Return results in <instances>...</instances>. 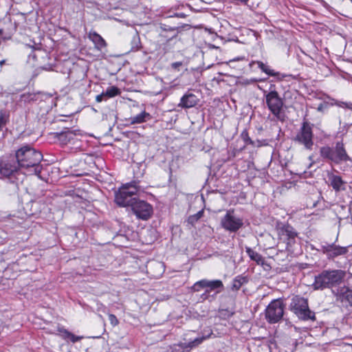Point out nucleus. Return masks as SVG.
<instances>
[{"mask_svg":"<svg viewBox=\"0 0 352 352\" xmlns=\"http://www.w3.org/2000/svg\"><path fill=\"white\" fill-rule=\"evenodd\" d=\"M43 157V154L39 151L29 144L23 145L16 150L14 157L20 168L25 169L33 168L36 175L41 172L42 167L40 163Z\"/></svg>","mask_w":352,"mask_h":352,"instance_id":"f257e3e1","label":"nucleus"},{"mask_svg":"<svg viewBox=\"0 0 352 352\" xmlns=\"http://www.w3.org/2000/svg\"><path fill=\"white\" fill-rule=\"evenodd\" d=\"M344 273L342 270H324L315 276L312 285L315 290H322L326 288H332L342 283Z\"/></svg>","mask_w":352,"mask_h":352,"instance_id":"f03ea898","label":"nucleus"},{"mask_svg":"<svg viewBox=\"0 0 352 352\" xmlns=\"http://www.w3.org/2000/svg\"><path fill=\"white\" fill-rule=\"evenodd\" d=\"M320 155L324 161L331 162L335 164L351 161L342 141L337 142L334 147L329 146L320 147Z\"/></svg>","mask_w":352,"mask_h":352,"instance_id":"7ed1b4c3","label":"nucleus"},{"mask_svg":"<svg viewBox=\"0 0 352 352\" xmlns=\"http://www.w3.org/2000/svg\"><path fill=\"white\" fill-rule=\"evenodd\" d=\"M289 309L300 320H316L315 313L309 309L307 298L300 296H294L292 298Z\"/></svg>","mask_w":352,"mask_h":352,"instance_id":"20e7f679","label":"nucleus"},{"mask_svg":"<svg viewBox=\"0 0 352 352\" xmlns=\"http://www.w3.org/2000/svg\"><path fill=\"white\" fill-rule=\"evenodd\" d=\"M138 191L135 182L126 184L122 186L115 195V201L120 206H128L129 203L137 199L133 196Z\"/></svg>","mask_w":352,"mask_h":352,"instance_id":"39448f33","label":"nucleus"},{"mask_svg":"<svg viewBox=\"0 0 352 352\" xmlns=\"http://www.w3.org/2000/svg\"><path fill=\"white\" fill-rule=\"evenodd\" d=\"M265 102L274 116L276 119L283 121L284 120L283 111L284 103L278 93L275 90L270 91L265 95Z\"/></svg>","mask_w":352,"mask_h":352,"instance_id":"423d86ee","label":"nucleus"},{"mask_svg":"<svg viewBox=\"0 0 352 352\" xmlns=\"http://www.w3.org/2000/svg\"><path fill=\"white\" fill-rule=\"evenodd\" d=\"M285 305L280 298L273 300L265 309V319L270 324L278 322L283 317Z\"/></svg>","mask_w":352,"mask_h":352,"instance_id":"0eeeda50","label":"nucleus"},{"mask_svg":"<svg viewBox=\"0 0 352 352\" xmlns=\"http://www.w3.org/2000/svg\"><path fill=\"white\" fill-rule=\"evenodd\" d=\"M312 126L313 124L309 122L304 121L294 138L296 142L302 145L307 150H311L314 146Z\"/></svg>","mask_w":352,"mask_h":352,"instance_id":"6e6552de","label":"nucleus"},{"mask_svg":"<svg viewBox=\"0 0 352 352\" xmlns=\"http://www.w3.org/2000/svg\"><path fill=\"white\" fill-rule=\"evenodd\" d=\"M20 167L14 157L0 160V175L1 177L7 178L11 183H16V175H19Z\"/></svg>","mask_w":352,"mask_h":352,"instance_id":"1a4fd4ad","label":"nucleus"},{"mask_svg":"<svg viewBox=\"0 0 352 352\" xmlns=\"http://www.w3.org/2000/svg\"><path fill=\"white\" fill-rule=\"evenodd\" d=\"M128 206L131 207L132 211L138 219L147 220L152 216L153 207L145 201L135 199L129 203Z\"/></svg>","mask_w":352,"mask_h":352,"instance_id":"9d476101","label":"nucleus"},{"mask_svg":"<svg viewBox=\"0 0 352 352\" xmlns=\"http://www.w3.org/2000/svg\"><path fill=\"white\" fill-rule=\"evenodd\" d=\"M221 226L227 231L236 232L243 227V222L242 219L234 215V210H229L221 219Z\"/></svg>","mask_w":352,"mask_h":352,"instance_id":"9b49d317","label":"nucleus"},{"mask_svg":"<svg viewBox=\"0 0 352 352\" xmlns=\"http://www.w3.org/2000/svg\"><path fill=\"white\" fill-rule=\"evenodd\" d=\"M317 251L325 254L328 259H334L339 256L344 255L348 252V248L335 244L334 243H324L316 249Z\"/></svg>","mask_w":352,"mask_h":352,"instance_id":"f8f14e48","label":"nucleus"},{"mask_svg":"<svg viewBox=\"0 0 352 352\" xmlns=\"http://www.w3.org/2000/svg\"><path fill=\"white\" fill-rule=\"evenodd\" d=\"M224 288L223 282L221 280H207L202 279L196 282L192 287L193 292H199L201 289H206L207 292L216 291L218 294Z\"/></svg>","mask_w":352,"mask_h":352,"instance_id":"ddd939ff","label":"nucleus"},{"mask_svg":"<svg viewBox=\"0 0 352 352\" xmlns=\"http://www.w3.org/2000/svg\"><path fill=\"white\" fill-rule=\"evenodd\" d=\"M337 302H340L343 307L348 308L352 307V289L348 287H339L332 289Z\"/></svg>","mask_w":352,"mask_h":352,"instance_id":"4468645a","label":"nucleus"},{"mask_svg":"<svg viewBox=\"0 0 352 352\" xmlns=\"http://www.w3.org/2000/svg\"><path fill=\"white\" fill-rule=\"evenodd\" d=\"M52 134L54 138H56L63 144H67L73 140L76 135H82L80 130H70L67 128L64 131L53 133Z\"/></svg>","mask_w":352,"mask_h":352,"instance_id":"2eb2a0df","label":"nucleus"},{"mask_svg":"<svg viewBox=\"0 0 352 352\" xmlns=\"http://www.w3.org/2000/svg\"><path fill=\"white\" fill-rule=\"evenodd\" d=\"M279 235L287 242V246H291L295 242L297 232L292 226L286 224L280 228Z\"/></svg>","mask_w":352,"mask_h":352,"instance_id":"dca6fc26","label":"nucleus"},{"mask_svg":"<svg viewBox=\"0 0 352 352\" xmlns=\"http://www.w3.org/2000/svg\"><path fill=\"white\" fill-rule=\"evenodd\" d=\"M199 102L197 96L188 91L181 98L177 107L182 109H190L196 106Z\"/></svg>","mask_w":352,"mask_h":352,"instance_id":"f3484780","label":"nucleus"},{"mask_svg":"<svg viewBox=\"0 0 352 352\" xmlns=\"http://www.w3.org/2000/svg\"><path fill=\"white\" fill-rule=\"evenodd\" d=\"M45 208V204L40 201L32 200L26 204L25 210L30 216L38 214Z\"/></svg>","mask_w":352,"mask_h":352,"instance_id":"a211bd4d","label":"nucleus"},{"mask_svg":"<svg viewBox=\"0 0 352 352\" xmlns=\"http://www.w3.org/2000/svg\"><path fill=\"white\" fill-rule=\"evenodd\" d=\"M212 333L210 332L208 336L197 338L192 341L186 342H180L177 345L184 350L190 351L192 349L199 346L204 340L208 338Z\"/></svg>","mask_w":352,"mask_h":352,"instance_id":"6ab92c4d","label":"nucleus"},{"mask_svg":"<svg viewBox=\"0 0 352 352\" xmlns=\"http://www.w3.org/2000/svg\"><path fill=\"white\" fill-rule=\"evenodd\" d=\"M328 178L330 186H332L336 191H340L341 190L344 189V186L345 182L342 180L340 176L331 174L329 175Z\"/></svg>","mask_w":352,"mask_h":352,"instance_id":"aec40b11","label":"nucleus"},{"mask_svg":"<svg viewBox=\"0 0 352 352\" xmlns=\"http://www.w3.org/2000/svg\"><path fill=\"white\" fill-rule=\"evenodd\" d=\"M88 38L92 41L95 47L98 50H101L107 45L104 38L96 32H90L88 34Z\"/></svg>","mask_w":352,"mask_h":352,"instance_id":"412c9836","label":"nucleus"},{"mask_svg":"<svg viewBox=\"0 0 352 352\" xmlns=\"http://www.w3.org/2000/svg\"><path fill=\"white\" fill-rule=\"evenodd\" d=\"M252 63H256L258 65V68H260L263 72L270 76H274L277 78L278 80H282L285 77V75L281 74L279 72H276L273 69H271L267 65L264 64L263 62L257 60L253 61Z\"/></svg>","mask_w":352,"mask_h":352,"instance_id":"4be33fe9","label":"nucleus"},{"mask_svg":"<svg viewBox=\"0 0 352 352\" xmlns=\"http://www.w3.org/2000/svg\"><path fill=\"white\" fill-rule=\"evenodd\" d=\"M245 252L251 260L255 261L258 265H263L265 260L262 255L254 251L250 247H245Z\"/></svg>","mask_w":352,"mask_h":352,"instance_id":"5701e85b","label":"nucleus"},{"mask_svg":"<svg viewBox=\"0 0 352 352\" xmlns=\"http://www.w3.org/2000/svg\"><path fill=\"white\" fill-rule=\"evenodd\" d=\"M248 282V279L246 276H243L241 275L237 276L232 281L231 289L233 291H238L243 284L247 283Z\"/></svg>","mask_w":352,"mask_h":352,"instance_id":"b1692460","label":"nucleus"},{"mask_svg":"<svg viewBox=\"0 0 352 352\" xmlns=\"http://www.w3.org/2000/svg\"><path fill=\"white\" fill-rule=\"evenodd\" d=\"M45 96V94L42 92L38 93H28L25 94L22 96L23 100L26 102H31L37 101L38 100H42L43 96Z\"/></svg>","mask_w":352,"mask_h":352,"instance_id":"393cba45","label":"nucleus"},{"mask_svg":"<svg viewBox=\"0 0 352 352\" xmlns=\"http://www.w3.org/2000/svg\"><path fill=\"white\" fill-rule=\"evenodd\" d=\"M142 47V43L140 41V38L138 34H136L131 41V50L133 52H137L140 50Z\"/></svg>","mask_w":352,"mask_h":352,"instance_id":"a878e982","label":"nucleus"},{"mask_svg":"<svg viewBox=\"0 0 352 352\" xmlns=\"http://www.w3.org/2000/svg\"><path fill=\"white\" fill-rule=\"evenodd\" d=\"M203 215L204 210H201L197 212L196 214L189 216L187 219V222L192 226H194L195 223H197L203 217Z\"/></svg>","mask_w":352,"mask_h":352,"instance_id":"bb28decb","label":"nucleus"},{"mask_svg":"<svg viewBox=\"0 0 352 352\" xmlns=\"http://www.w3.org/2000/svg\"><path fill=\"white\" fill-rule=\"evenodd\" d=\"M105 96L107 98H113L120 94V89L116 86H111L107 89L105 91H103Z\"/></svg>","mask_w":352,"mask_h":352,"instance_id":"cd10ccee","label":"nucleus"},{"mask_svg":"<svg viewBox=\"0 0 352 352\" xmlns=\"http://www.w3.org/2000/svg\"><path fill=\"white\" fill-rule=\"evenodd\" d=\"M241 137L246 144H251L254 146H260L261 145L259 140H257V144H256L255 142L252 140L251 138L249 137L247 131H243L241 134Z\"/></svg>","mask_w":352,"mask_h":352,"instance_id":"c85d7f7f","label":"nucleus"},{"mask_svg":"<svg viewBox=\"0 0 352 352\" xmlns=\"http://www.w3.org/2000/svg\"><path fill=\"white\" fill-rule=\"evenodd\" d=\"M9 120V115L6 111L0 110V131L6 126Z\"/></svg>","mask_w":352,"mask_h":352,"instance_id":"c756f323","label":"nucleus"},{"mask_svg":"<svg viewBox=\"0 0 352 352\" xmlns=\"http://www.w3.org/2000/svg\"><path fill=\"white\" fill-rule=\"evenodd\" d=\"M149 114L146 113L145 111L142 112L141 113L131 118V124H135V123H142L145 121V117L148 116Z\"/></svg>","mask_w":352,"mask_h":352,"instance_id":"7c9ffc66","label":"nucleus"},{"mask_svg":"<svg viewBox=\"0 0 352 352\" xmlns=\"http://www.w3.org/2000/svg\"><path fill=\"white\" fill-rule=\"evenodd\" d=\"M177 41H179L180 39L177 38V35H174L166 41L165 45L166 47H169L173 44H175Z\"/></svg>","mask_w":352,"mask_h":352,"instance_id":"2f4dec72","label":"nucleus"},{"mask_svg":"<svg viewBox=\"0 0 352 352\" xmlns=\"http://www.w3.org/2000/svg\"><path fill=\"white\" fill-rule=\"evenodd\" d=\"M65 333L67 335V337L69 338L72 342H76L80 339V337H77L67 331H65Z\"/></svg>","mask_w":352,"mask_h":352,"instance_id":"473e14b6","label":"nucleus"},{"mask_svg":"<svg viewBox=\"0 0 352 352\" xmlns=\"http://www.w3.org/2000/svg\"><path fill=\"white\" fill-rule=\"evenodd\" d=\"M109 320L113 326H116L118 324V320L113 314L109 315Z\"/></svg>","mask_w":352,"mask_h":352,"instance_id":"72a5a7b5","label":"nucleus"},{"mask_svg":"<svg viewBox=\"0 0 352 352\" xmlns=\"http://www.w3.org/2000/svg\"><path fill=\"white\" fill-rule=\"evenodd\" d=\"M183 65L182 62H175L171 64V67L174 69L179 70V67Z\"/></svg>","mask_w":352,"mask_h":352,"instance_id":"f704fd0d","label":"nucleus"},{"mask_svg":"<svg viewBox=\"0 0 352 352\" xmlns=\"http://www.w3.org/2000/svg\"><path fill=\"white\" fill-rule=\"evenodd\" d=\"M104 97H106L104 92H102V94L98 95L96 98V100L98 102H100L102 101Z\"/></svg>","mask_w":352,"mask_h":352,"instance_id":"c9c22d12","label":"nucleus"},{"mask_svg":"<svg viewBox=\"0 0 352 352\" xmlns=\"http://www.w3.org/2000/svg\"><path fill=\"white\" fill-rule=\"evenodd\" d=\"M209 293L208 292H207V290H206V292L201 294V298L203 300H205L206 299H208V296H209Z\"/></svg>","mask_w":352,"mask_h":352,"instance_id":"e433bc0d","label":"nucleus"},{"mask_svg":"<svg viewBox=\"0 0 352 352\" xmlns=\"http://www.w3.org/2000/svg\"><path fill=\"white\" fill-rule=\"evenodd\" d=\"M224 311L228 312V316H232L234 314L233 312L229 311L228 309H225Z\"/></svg>","mask_w":352,"mask_h":352,"instance_id":"4c0bfd02","label":"nucleus"},{"mask_svg":"<svg viewBox=\"0 0 352 352\" xmlns=\"http://www.w3.org/2000/svg\"><path fill=\"white\" fill-rule=\"evenodd\" d=\"M33 48H34V50H41V47L39 45L34 46V47H33Z\"/></svg>","mask_w":352,"mask_h":352,"instance_id":"58836bf2","label":"nucleus"},{"mask_svg":"<svg viewBox=\"0 0 352 352\" xmlns=\"http://www.w3.org/2000/svg\"><path fill=\"white\" fill-rule=\"evenodd\" d=\"M322 2V3L326 6L327 4L325 1H324L323 0L321 1Z\"/></svg>","mask_w":352,"mask_h":352,"instance_id":"ea45409f","label":"nucleus"},{"mask_svg":"<svg viewBox=\"0 0 352 352\" xmlns=\"http://www.w3.org/2000/svg\"><path fill=\"white\" fill-rule=\"evenodd\" d=\"M3 34V30L0 29V35Z\"/></svg>","mask_w":352,"mask_h":352,"instance_id":"a19ab883","label":"nucleus"},{"mask_svg":"<svg viewBox=\"0 0 352 352\" xmlns=\"http://www.w3.org/2000/svg\"><path fill=\"white\" fill-rule=\"evenodd\" d=\"M352 2V0H350Z\"/></svg>","mask_w":352,"mask_h":352,"instance_id":"79ce46f5","label":"nucleus"}]
</instances>
